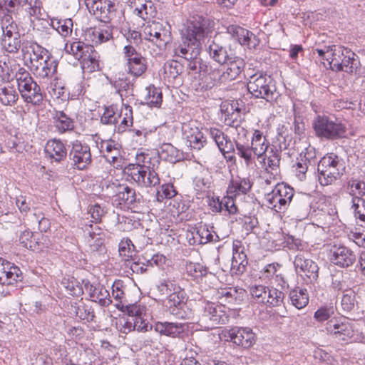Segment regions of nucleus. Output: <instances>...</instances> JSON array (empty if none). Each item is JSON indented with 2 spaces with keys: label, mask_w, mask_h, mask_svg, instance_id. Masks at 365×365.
Segmentation results:
<instances>
[{
  "label": "nucleus",
  "mask_w": 365,
  "mask_h": 365,
  "mask_svg": "<svg viewBox=\"0 0 365 365\" xmlns=\"http://www.w3.org/2000/svg\"><path fill=\"white\" fill-rule=\"evenodd\" d=\"M212 22L202 16H192L181 31V42L174 48L175 56L183 58L187 68L197 71L206 69L205 62L200 58L202 41L211 33Z\"/></svg>",
  "instance_id": "f257e3e1"
},
{
  "label": "nucleus",
  "mask_w": 365,
  "mask_h": 365,
  "mask_svg": "<svg viewBox=\"0 0 365 365\" xmlns=\"http://www.w3.org/2000/svg\"><path fill=\"white\" fill-rule=\"evenodd\" d=\"M230 125L235 127L237 133V138L235 139V155L243 159L247 166L254 163L255 158L260 159L264 157L270 145L261 130H254L250 144L245 141L247 138V130L244 127L237 124L235 125V121H232V125Z\"/></svg>",
  "instance_id": "f03ea898"
},
{
  "label": "nucleus",
  "mask_w": 365,
  "mask_h": 365,
  "mask_svg": "<svg viewBox=\"0 0 365 365\" xmlns=\"http://www.w3.org/2000/svg\"><path fill=\"white\" fill-rule=\"evenodd\" d=\"M247 90L253 97L264 99L270 103L275 102L279 96L274 80L263 73H257L250 77Z\"/></svg>",
  "instance_id": "7ed1b4c3"
},
{
  "label": "nucleus",
  "mask_w": 365,
  "mask_h": 365,
  "mask_svg": "<svg viewBox=\"0 0 365 365\" xmlns=\"http://www.w3.org/2000/svg\"><path fill=\"white\" fill-rule=\"evenodd\" d=\"M106 191L113 194L112 203L116 207L133 209L141 202L140 194L127 185L112 182L106 186Z\"/></svg>",
  "instance_id": "20e7f679"
},
{
  "label": "nucleus",
  "mask_w": 365,
  "mask_h": 365,
  "mask_svg": "<svg viewBox=\"0 0 365 365\" xmlns=\"http://www.w3.org/2000/svg\"><path fill=\"white\" fill-rule=\"evenodd\" d=\"M143 39L157 47L158 50L154 51L155 55L160 54L172 41L170 27L155 21L148 22L143 29Z\"/></svg>",
  "instance_id": "39448f33"
},
{
  "label": "nucleus",
  "mask_w": 365,
  "mask_h": 365,
  "mask_svg": "<svg viewBox=\"0 0 365 365\" xmlns=\"http://www.w3.org/2000/svg\"><path fill=\"white\" fill-rule=\"evenodd\" d=\"M229 317L225 306L207 301L202 304L199 324L206 329H212L217 325L227 324L229 322Z\"/></svg>",
  "instance_id": "423d86ee"
},
{
  "label": "nucleus",
  "mask_w": 365,
  "mask_h": 365,
  "mask_svg": "<svg viewBox=\"0 0 365 365\" xmlns=\"http://www.w3.org/2000/svg\"><path fill=\"white\" fill-rule=\"evenodd\" d=\"M312 125L317 136L327 140L338 139L346 133V127L343 123L325 115H318L313 120Z\"/></svg>",
  "instance_id": "0eeeda50"
},
{
  "label": "nucleus",
  "mask_w": 365,
  "mask_h": 365,
  "mask_svg": "<svg viewBox=\"0 0 365 365\" xmlns=\"http://www.w3.org/2000/svg\"><path fill=\"white\" fill-rule=\"evenodd\" d=\"M294 189L284 183H278L265 195L267 206L278 212H284L292 203Z\"/></svg>",
  "instance_id": "6e6552de"
},
{
  "label": "nucleus",
  "mask_w": 365,
  "mask_h": 365,
  "mask_svg": "<svg viewBox=\"0 0 365 365\" xmlns=\"http://www.w3.org/2000/svg\"><path fill=\"white\" fill-rule=\"evenodd\" d=\"M166 307L169 313L178 319H185L191 314L185 292L180 287H174L173 292L168 296Z\"/></svg>",
  "instance_id": "1a4fd4ad"
},
{
  "label": "nucleus",
  "mask_w": 365,
  "mask_h": 365,
  "mask_svg": "<svg viewBox=\"0 0 365 365\" xmlns=\"http://www.w3.org/2000/svg\"><path fill=\"white\" fill-rule=\"evenodd\" d=\"M294 266L297 274L307 284H314L317 281L319 267L312 259L306 257L304 254H298L294 257Z\"/></svg>",
  "instance_id": "9d476101"
},
{
  "label": "nucleus",
  "mask_w": 365,
  "mask_h": 365,
  "mask_svg": "<svg viewBox=\"0 0 365 365\" xmlns=\"http://www.w3.org/2000/svg\"><path fill=\"white\" fill-rule=\"evenodd\" d=\"M225 341L232 342L237 346L247 349L256 342L255 334L249 327H235L222 331Z\"/></svg>",
  "instance_id": "9b49d317"
},
{
  "label": "nucleus",
  "mask_w": 365,
  "mask_h": 365,
  "mask_svg": "<svg viewBox=\"0 0 365 365\" xmlns=\"http://www.w3.org/2000/svg\"><path fill=\"white\" fill-rule=\"evenodd\" d=\"M123 53L128 73L139 77L146 71V58L138 53L134 46L131 44L125 46Z\"/></svg>",
  "instance_id": "f8f14e48"
},
{
  "label": "nucleus",
  "mask_w": 365,
  "mask_h": 365,
  "mask_svg": "<svg viewBox=\"0 0 365 365\" xmlns=\"http://www.w3.org/2000/svg\"><path fill=\"white\" fill-rule=\"evenodd\" d=\"M68 157L74 168L80 170L87 169L92 163L90 146L77 140L71 143Z\"/></svg>",
  "instance_id": "ddd939ff"
},
{
  "label": "nucleus",
  "mask_w": 365,
  "mask_h": 365,
  "mask_svg": "<svg viewBox=\"0 0 365 365\" xmlns=\"http://www.w3.org/2000/svg\"><path fill=\"white\" fill-rule=\"evenodd\" d=\"M326 329L337 341H346L354 335L353 324L346 318L329 320L326 324Z\"/></svg>",
  "instance_id": "4468645a"
},
{
  "label": "nucleus",
  "mask_w": 365,
  "mask_h": 365,
  "mask_svg": "<svg viewBox=\"0 0 365 365\" xmlns=\"http://www.w3.org/2000/svg\"><path fill=\"white\" fill-rule=\"evenodd\" d=\"M207 131L215 141L220 151L228 161L235 162V144L224 132L217 128H210Z\"/></svg>",
  "instance_id": "2eb2a0df"
},
{
  "label": "nucleus",
  "mask_w": 365,
  "mask_h": 365,
  "mask_svg": "<svg viewBox=\"0 0 365 365\" xmlns=\"http://www.w3.org/2000/svg\"><path fill=\"white\" fill-rule=\"evenodd\" d=\"M155 164L150 168L135 167L134 170L129 174L132 179L142 187H154L160 183L158 174L154 170Z\"/></svg>",
  "instance_id": "dca6fc26"
},
{
  "label": "nucleus",
  "mask_w": 365,
  "mask_h": 365,
  "mask_svg": "<svg viewBox=\"0 0 365 365\" xmlns=\"http://www.w3.org/2000/svg\"><path fill=\"white\" fill-rule=\"evenodd\" d=\"M356 260L354 251L344 245L334 246L331 250L330 261L334 265L341 268L352 266Z\"/></svg>",
  "instance_id": "f3484780"
},
{
  "label": "nucleus",
  "mask_w": 365,
  "mask_h": 365,
  "mask_svg": "<svg viewBox=\"0 0 365 365\" xmlns=\"http://www.w3.org/2000/svg\"><path fill=\"white\" fill-rule=\"evenodd\" d=\"M226 30L232 38L242 46H247L251 48H255L259 44V38L252 32L239 25H230Z\"/></svg>",
  "instance_id": "a211bd4d"
},
{
  "label": "nucleus",
  "mask_w": 365,
  "mask_h": 365,
  "mask_svg": "<svg viewBox=\"0 0 365 365\" xmlns=\"http://www.w3.org/2000/svg\"><path fill=\"white\" fill-rule=\"evenodd\" d=\"M84 289L91 301L98 302L101 306L108 307L112 303L109 292L103 285H94L87 281L84 282Z\"/></svg>",
  "instance_id": "6ab92c4d"
},
{
  "label": "nucleus",
  "mask_w": 365,
  "mask_h": 365,
  "mask_svg": "<svg viewBox=\"0 0 365 365\" xmlns=\"http://www.w3.org/2000/svg\"><path fill=\"white\" fill-rule=\"evenodd\" d=\"M264 279L276 284L277 286L284 288L287 286V281L282 270V265L277 262L267 264L262 272Z\"/></svg>",
  "instance_id": "aec40b11"
},
{
  "label": "nucleus",
  "mask_w": 365,
  "mask_h": 365,
  "mask_svg": "<svg viewBox=\"0 0 365 365\" xmlns=\"http://www.w3.org/2000/svg\"><path fill=\"white\" fill-rule=\"evenodd\" d=\"M252 185L253 182L250 178L236 176L230 180L227 193L235 197L241 195H247L251 191Z\"/></svg>",
  "instance_id": "412c9836"
},
{
  "label": "nucleus",
  "mask_w": 365,
  "mask_h": 365,
  "mask_svg": "<svg viewBox=\"0 0 365 365\" xmlns=\"http://www.w3.org/2000/svg\"><path fill=\"white\" fill-rule=\"evenodd\" d=\"M58 62L53 56H51L43 61H40L38 64L31 69L36 78L40 79H48L51 78L56 72Z\"/></svg>",
  "instance_id": "4be33fe9"
},
{
  "label": "nucleus",
  "mask_w": 365,
  "mask_h": 365,
  "mask_svg": "<svg viewBox=\"0 0 365 365\" xmlns=\"http://www.w3.org/2000/svg\"><path fill=\"white\" fill-rule=\"evenodd\" d=\"M277 141L279 142V149L276 147L274 149L271 148L270 150L268 151V154L265 153L264 157L262 158L264 160L265 159L267 160V165L271 170H276L279 168L281 160L280 151L286 150L289 146L286 137L282 134H279L277 137Z\"/></svg>",
  "instance_id": "5701e85b"
},
{
  "label": "nucleus",
  "mask_w": 365,
  "mask_h": 365,
  "mask_svg": "<svg viewBox=\"0 0 365 365\" xmlns=\"http://www.w3.org/2000/svg\"><path fill=\"white\" fill-rule=\"evenodd\" d=\"M345 170L344 163H336L335 167H327L323 170H317L318 180L321 185L326 186L332 184L340 178Z\"/></svg>",
  "instance_id": "b1692460"
},
{
  "label": "nucleus",
  "mask_w": 365,
  "mask_h": 365,
  "mask_svg": "<svg viewBox=\"0 0 365 365\" xmlns=\"http://www.w3.org/2000/svg\"><path fill=\"white\" fill-rule=\"evenodd\" d=\"M225 65L224 77H226L227 81L236 79L243 71L245 63V61L238 56H230Z\"/></svg>",
  "instance_id": "393cba45"
},
{
  "label": "nucleus",
  "mask_w": 365,
  "mask_h": 365,
  "mask_svg": "<svg viewBox=\"0 0 365 365\" xmlns=\"http://www.w3.org/2000/svg\"><path fill=\"white\" fill-rule=\"evenodd\" d=\"M205 51L210 58L220 65H223L230 56L226 48L215 38L208 40L205 45Z\"/></svg>",
  "instance_id": "a878e982"
},
{
  "label": "nucleus",
  "mask_w": 365,
  "mask_h": 365,
  "mask_svg": "<svg viewBox=\"0 0 365 365\" xmlns=\"http://www.w3.org/2000/svg\"><path fill=\"white\" fill-rule=\"evenodd\" d=\"M53 125L59 133L74 129V120L63 110L54 109L51 113Z\"/></svg>",
  "instance_id": "bb28decb"
},
{
  "label": "nucleus",
  "mask_w": 365,
  "mask_h": 365,
  "mask_svg": "<svg viewBox=\"0 0 365 365\" xmlns=\"http://www.w3.org/2000/svg\"><path fill=\"white\" fill-rule=\"evenodd\" d=\"M183 132L190 146L193 149L199 150L206 144V138L197 127H192L190 124L185 125Z\"/></svg>",
  "instance_id": "cd10ccee"
},
{
  "label": "nucleus",
  "mask_w": 365,
  "mask_h": 365,
  "mask_svg": "<svg viewBox=\"0 0 365 365\" xmlns=\"http://www.w3.org/2000/svg\"><path fill=\"white\" fill-rule=\"evenodd\" d=\"M185 324L168 322H158L154 326V330L160 335L175 338L184 332Z\"/></svg>",
  "instance_id": "c85d7f7f"
},
{
  "label": "nucleus",
  "mask_w": 365,
  "mask_h": 365,
  "mask_svg": "<svg viewBox=\"0 0 365 365\" xmlns=\"http://www.w3.org/2000/svg\"><path fill=\"white\" fill-rule=\"evenodd\" d=\"M206 69L202 70L197 68L195 73L205 75V82L207 83L206 86L212 88V86L227 81L226 77H224V71L218 68H213L211 66L205 62Z\"/></svg>",
  "instance_id": "c756f323"
},
{
  "label": "nucleus",
  "mask_w": 365,
  "mask_h": 365,
  "mask_svg": "<svg viewBox=\"0 0 365 365\" xmlns=\"http://www.w3.org/2000/svg\"><path fill=\"white\" fill-rule=\"evenodd\" d=\"M248 264L247 255L237 245H233V253L231 263V272L233 274L240 275L246 270Z\"/></svg>",
  "instance_id": "7c9ffc66"
},
{
  "label": "nucleus",
  "mask_w": 365,
  "mask_h": 365,
  "mask_svg": "<svg viewBox=\"0 0 365 365\" xmlns=\"http://www.w3.org/2000/svg\"><path fill=\"white\" fill-rule=\"evenodd\" d=\"M245 289L236 287H225L217 291V299L220 303L235 304L240 302L244 296Z\"/></svg>",
  "instance_id": "2f4dec72"
},
{
  "label": "nucleus",
  "mask_w": 365,
  "mask_h": 365,
  "mask_svg": "<svg viewBox=\"0 0 365 365\" xmlns=\"http://www.w3.org/2000/svg\"><path fill=\"white\" fill-rule=\"evenodd\" d=\"M45 151L51 158L57 162L63 160L67 155V150L64 144L60 140L56 139L47 142Z\"/></svg>",
  "instance_id": "473e14b6"
},
{
  "label": "nucleus",
  "mask_w": 365,
  "mask_h": 365,
  "mask_svg": "<svg viewBox=\"0 0 365 365\" xmlns=\"http://www.w3.org/2000/svg\"><path fill=\"white\" fill-rule=\"evenodd\" d=\"M120 145L114 140L103 141L101 146V151L103 153L106 160L115 165L120 158Z\"/></svg>",
  "instance_id": "72a5a7b5"
},
{
  "label": "nucleus",
  "mask_w": 365,
  "mask_h": 365,
  "mask_svg": "<svg viewBox=\"0 0 365 365\" xmlns=\"http://www.w3.org/2000/svg\"><path fill=\"white\" fill-rule=\"evenodd\" d=\"M18 90L22 96V93H26L37 83L34 81L31 74L24 68H19L15 73Z\"/></svg>",
  "instance_id": "f704fd0d"
},
{
  "label": "nucleus",
  "mask_w": 365,
  "mask_h": 365,
  "mask_svg": "<svg viewBox=\"0 0 365 365\" xmlns=\"http://www.w3.org/2000/svg\"><path fill=\"white\" fill-rule=\"evenodd\" d=\"M346 49L347 48L344 46L331 45L329 57H326V61L330 69L336 72H339L340 69H342L341 62L343 58H344Z\"/></svg>",
  "instance_id": "c9c22d12"
},
{
  "label": "nucleus",
  "mask_w": 365,
  "mask_h": 365,
  "mask_svg": "<svg viewBox=\"0 0 365 365\" xmlns=\"http://www.w3.org/2000/svg\"><path fill=\"white\" fill-rule=\"evenodd\" d=\"M159 158L170 163H175L183 159L182 153L170 143H163L158 150Z\"/></svg>",
  "instance_id": "e433bc0d"
},
{
  "label": "nucleus",
  "mask_w": 365,
  "mask_h": 365,
  "mask_svg": "<svg viewBox=\"0 0 365 365\" xmlns=\"http://www.w3.org/2000/svg\"><path fill=\"white\" fill-rule=\"evenodd\" d=\"M4 277H0L2 285H12L22 280V272L20 269L9 262H5Z\"/></svg>",
  "instance_id": "4c0bfd02"
},
{
  "label": "nucleus",
  "mask_w": 365,
  "mask_h": 365,
  "mask_svg": "<svg viewBox=\"0 0 365 365\" xmlns=\"http://www.w3.org/2000/svg\"><path fill=\"white\" fill-rule=\"evenodd\" d=\"M19 100V94L14 86L0 84V103L6 106L15 105Z\"/></svg>",
  "instance_id": "58836bf2"
},
{
  "label": "nucleus",
  "mask_w": 365,
  "mask_h": 365,
  "mask_svg": "<svg viewBox=\"0 0 365 365\" xmlns=\"http://www.w3.org/2000/svg\"><path fill=\"white\" fill-rule=\"evenodd\" d=\"M289 297L292 304L298 309L305 307L309 303V294L304 288L297 287L291 289Z\"/></svg>",
  "instance_id": "ea45409f"
},
{
  "label": "nucleus",
  "mask_w": 365,
  "mask_h": 365,
  "mask_svg": "<svg viewBox=\"0 0 365 365\" xmlns=\"http://www.w3.org/2000/svg\"><path fill=\"white\" fill-rule=\"evenodd\" d=\"M90 227L91 230L88 232L87 242L91 250L93 252L101 251L104 243V235L98 226L93 227L91 225Z\"/></svg>",
  "instance_id": "a19ab883"
},
{
  "label": "nucleus",
  "mask_w": 365,
  "mask_h": 365,
  "mask_svg": "<svg viewBox=\"0 0 365 365\" xmlns=\"http://www.w3.org/2000/svg\"><path fill=\"white\" fill-rule=\"evenodd\" d=\"M99 56L98 53L92 48L81 59V68L84 72L93 73L101 69L99 65Z\"/></svg>",
  "instance_id": "79ce46f5"
},
{
  "label": "nucleus",
  "mask_w": 365,
  "mask_h": 365,
  "mask_svg": "<svg viewBox=\"0 0 365 365\" xmlns=\"http://www.w3.org/2000/svg\"><path fill=\"white\" fill-rule=\"evenodd\" d=\"M19 65L15 61L10 59L9 56H4L0 59V76L6 81L12 80L19 69Z\"/></svg>",
  "instance_id": "37998d69"
},
{
  "label": "nucleus",
  "mask_w": 365,
  "mask_h": 365,
  "mask_svg": "<svg viewBox=\"0 0 365 365\" xmlns=\"http://www.w3.org/2000/svg\"><path fill=\"white\" fill-rule=\"evenodd\" d=\"M119 114H120V117H118V119L120 120V122L119 124H116L114 130L118 133H122L133 125V117L132 107L125 105L124 108L121 109L120 112H119Z\"/></svg>",
  "instance_id": "c03bdc74"
},
{
  "label": "nucleus",
  "mask_w": 365,
  "mask_h": 365,
  "mask_svg": "<svg viewBox=\"0 0 365 365\" xmlns=\"http://www.w3.org/2000/svg\"><path fill=\"white\" fill-rule=\"evenodd\" d=\"M117 9L115 3L110 0H103V7L96 18L101 22L110 23L115 19Z\"/></svg>",
  "instance_id": "a18cd8bd"
},
{
  "label": "nucleus",
  "mask_w": 365,
  "mask_h": 365,
  "mask_svg": "<svg viewBox=\"0 0 365 365\" xmlns=\"http://www.w3.org/2000/svg\"><path fill=\"white\" fill-rule=\"evenodd\" d=\"M344 55L341 62L342 69H340L339 71H344L347 73H356L360 66L357 56L349 48L345 51Z\"/></svg>",
  "instance_id": "49530a36"
},
{
  "label": "nucleus",
  "mask_w": 365,
  "mask_h": 365,
  "mask_svg": "<svg viewBox=\"0 0 365 365\" xmlns=\"http://www.w3.org/2000/svg\"><path fill=\"white\" fill-rule=\"evenodd\" d=\"M145 104L150 107L160 108L163 102L161 90L153 85H150L145 88Z\"/></svg>",
  "instance_id": "de8ad7c7"
},
{
  "label": "nucleus",
  "mask_w": 365,
  "mask_h": 365,
  "mask_svg": "<svg viewBox=\"0 0 365 365\" xmlns=\"http://www.w3.org/2000/svg\"><path fill=\"white\" fill-rule=\"evenodd\" d=\"M1 29V38H9L20 35L19 26L10 15H6L3 17Z\"/></svg>",
  "instance_id": "09e8293b"
},
{
  "label": "nucleus",
  "mask_w": 365,
  "mask_h": 365,
  "mask_svg": "<svg viewBox=\"0 0 365 365\" xmlns=\"http://www.w3.org/2000/svg\"><path fill=\"white\" fill-rule=\"evenodd\" d=\"M164 78L168 82L175 80L183 71V66L177 61H168L163 66Z\"/></svg>",
  "instance_id": "8fccbe9b"
},
{
  "label": "nucleus",
  "mask_w": 365,
  "mask_h": 365,
  "mask_svg": "<svg viewBox=\"0 0 365 365\" xmlns=\"http://www.w3.org/2000/svg\"><path fill=\"white\" fill-rule=\"evenodd\" d=\"M266 294L265 305L267 307H279L283 304L284 294L282 290H279L273 286H267Z\"/></svg>",
  "instance_id": "3c124183"
},
{
  "label": "nucleus",
  "mask_w": 365,
  "mask_h": 365,
  "mask_svg": "<svg viewBox=\"0 0 365 365\" xmlns=\"http://www.w3.org/2000/svg\"><path fill=\"white\" fill-rule=\"evenodd\" d=\"M118 117H120L117 107L114 105L105 106L103 113L101 116V123L106 125H115L118 122Z\"/></svg>",
  "instance_id": "603ef678"
},
{
  "label": "nucleus",
  "mask_w": 365,
  "mask_h": 365,
  "mask_svg": "<svg viewBox=\"0 0 365 365\" xmlns=\"http://www.w3.org/2000/svg\"><path fill=\"white\" fill-rule=\"evenodd\" d=\"M212 228V227L210 228L207 225H200L196 228L195 234L193 236L195 240L201 245L214 241L215 232Z\"/></svg>",
  "instance_id": "864d4df0"
},
{
  "label": "nucleus",
  "mask_w": 365,
  "mask_h": 365,
  "mask_svg": "<svg viewBox=\"0 0 365 365\" xmlns=\"http://www.w3.org/2000/svg\"><path fill=\"white\" fill-rule=\"evenodd\" d=\"M93 47L86 45L81 41H73L70 45L66 44L65 47L67 52L71 53L75 58L78 60L81 59Z\"/></svg>",
  "instance_id": "5fc2aeb1"
},
{
  "label": "nucleus",
  "mask_w": 365,
  "mask_h": 365,
  "mask_svg": "<svg viewBox=\"0 0 365 365\" xmlns=\"http://www.w3.org/2000/svg\"><path fill=\"white\" fill-rule=\"evenodd\" d=\"M21 98L27 103L39 106L43 102V96L40 86L36 83L26 93H22Z\"/></svg>",
  "instance_id": "6e6d98bb"
},
{
  "label": "nucleus",
  "mask_w": 365,
  "mask_h": 365,
  "mask_svg": "<svg viewBox=\"0 0 365 365\" xmlns=\"http://www.w3.org/2000/svg\"><path fill=\"white\" fill-rule=\"evenodd\" d=\"M351 208L357 223H365V200L361 197H354L351 199Z\"/></svg>",
  "instance_id": "4d7b16f0"
},
{
  "label": "nucleus",
  "mask_w": 365,
  "mask_h": 365,
  "mask_svg": "<svg viewBox=\"0 0 365 365\" xmlns=\"http://www.w3.org/2000/svg\"><path fill=\"white\" fill-rule=\"evenodd\" d=\"M115 307L118 309L127 312L131 318L136 319L141 317L142 314L145 311V307L137 304H125L123 302L117 303Z\"/></svg>",
  "instance_id": "13d9d810"
},
{
  "label": "nucleus",
  "mask_w": 365,
  "mask_h": 365,
  "mask_svg": "<svg viewBox=\"0 0 365 365\" xmlns=\"http://www.w3.org/2000/svg\"><path fill=\"white\" fill-rule=\"evenodd\" d=\"M118 252L120 256L128 262L135 255L136 252L135 247L129 238H123L119 243Z\"/></svg>",
  "instance_id": "bf43d9fd"
},
{
  "label": "nucleus",
  "mask_w": 365,
  "mask_h": 365,
  "mask_svg": "<svg viewBox=\"0 0 365 365\" xmlns=\"http://www.w3.org/2000/svg\"><path fill=\"white\" fill-rule=\"evenodd\" d=\"M267 286L255 284L250 287V294L253 302L265 305Z\"/></svg>",
  "instance_id": "052dcab7"
},
{
  "label": "nucleus",
  "mask_w": 365,
  "mask_h": 365,
  "mask_svg": "<svg viewBox=\"0 0 365 365\" xmlns=\"http://www.w3.org/2000/svg\"><path fill=\"white\" fill-rule=\"evenodd\" d=\"M72 305L74 308L76 316L81 320H86L91 322L93 320L95 317L93 310L91 307L83 304V302Z\"/></svg>",
  "instance_id": "680f3d73"
},
{
  "label": "nucleus",
  "mask_w": 365,
  "mask_h": 365,
  "mask_svg": "<svg viewBox=\"0 0 365 365\" xmlns=\"http://www.w3.org/2000/svg\"><path fill=\"white\" fill-rule=\"evenodd\" d=\"M298 160L302 163H305L310 170H314L315 165L318 163V160L316 156L315 149L313 147L309 146L305 148L297 158Z\"/></svg>",
  "instance_id": "e2e57ef3"
},
{
  "label": "nucleus",
  "mask_w": 365,
  "mask_h": 365,
  "mask_svg": "<svg viewBox=\"0 0 365 365\" xmlns=\"http://www.w3.org/2000/svg\"><path fill=\"white\" fill-rule=\"evenodd\" d=\"M20 37L21 35L9 38H1V45L8 53H16L21 46Z\"/></svg>",
  "instance_id": "0e129e2a"
},
{
  "label": "nucleus",
  "mask_w": 365,
  "mask_h": 365,
  "mask_svg": "<svg viewBox=\"0 0 365 365\" xmlns=\"http://www.w3.org/2000/svg\"><path fill=\"white\" fill-rule=\"evenodd\" d=\"M52 244L50 239L45 235L38 233L34 238V243L31 245V250L34 252H48Z\"/></svg>",
  "instance_id": "69168bd1"
},
{
  "label": "nucleus",
  "mask_w": 365,
  "mask_h": 365,
  "mask_svg": "<svg viewBox=\"0 0 365 365\" xmlns=\"http://www.w3.org/2000/svg\"><path fill=\"white\" fill-rule=\"evenodd\" d=\"M177 194L178 192L172 183H165L161 185L160 190H157L156 199L162 202L164 199H171Z\"/></svg>",
  "instance_id": "338daca9"
},
{
  "label": "nucleus",
  "mask_w": 365,
  "mask_h": 365,
  "mask_svg": "<svg viewBox=\"0 0 365 365\" xmlns=\"http://www.w3.org/2000/svg\"><path fill=\"white\" fill-rule=\"evenodd\" d=\"M63 283L68 294L71 296L80 297L84 293L85 289H83L79 282L73 277L65 280Z\"/></svg>",
  "instance_id": "774afa93"
}]
</instances>
